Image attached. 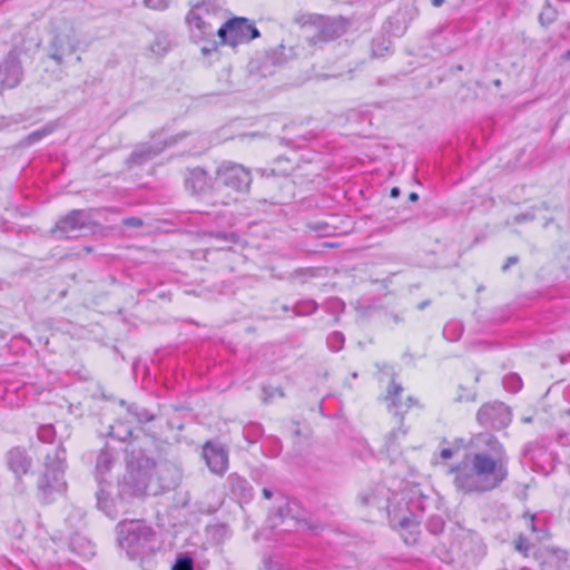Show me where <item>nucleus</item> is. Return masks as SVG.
I'll return each instance as SVG.
<instances>
[{
	"label": "nucleus",
	"mask_w": 570,
	"mask_h": 570,
	"mask_svg": "<svg viewBox=\"0 0 570 570\" xmlns=\"http://www.w3.org/2000/svg\"><path fill=\"white\" fill-rule=\"evenodd\" d=\"M188 136L187 131H181L175 136H170L164 140H155L140 144L135 147L129 157L126 159V166L131 169L137 166H142L146 163L153 160L157 157L161 151L165 150L166 147L174 146L181 141L184 138Z\"/></svg>",
	"instance_id": "9d476101"
},
{
	"label": "nucleus",
	"mask_w": 570,
	"mask_h": 570,
	"mask_svg": "<svg viewBox=\"0 0 570 570\" xmlns=\"http://www.w3.org/2000/svg\"><path fill=\"white\" fill-rule=\"evenodd\" d=\"M525 219H527V216H525V215H519V216H517V217H515V220H517L518 223H521V222H523V220H525Z\"/></svg>",
	"instance_id": "0e129e2a"
},
{
	"label": "nucleus",
	"mask_w": 570,
	"mask_h": 570,
	"mask_svg": "<svg viewBox=\"0 0 570 570\" xmlns=\"http://www.w3.org/2000/svg\"><path fill=\"white\" fill-rule=\"evenodd\" d=\"M317 308L318 304L314 299H302L292 307V311L294 316H309L314 314Z\"/></svg>",
	"instance_id": "c756f323"
},
{
	"label": "nucleus",
	"mask_w": 570,
	"mask_h": 570,
	"mask_svg": "<svg viewBox=\"0 0 570 570\" xmlns=\"http://www.w3.org/2000/svg\"><path fill=\"white\" fill-rule=\"evenodd\" d=\"M454 455V449H443L440 453V456L443 460H449Z\"/></svg>",
	"instance_id": "6e6d98bb"
},
{
	"label": "nucleus",
	"mask_w": 570,
	"mask_h": 570,
	"mask_svg": "<svg viewBox=\"0 0 570 570\" xmlns=\"http://www.w3.org/2000/svg\"><path fill=\"white\" fill-rule=\"evenodd\" d=\"M386 322H392L394 324L402 323L404 321V316L400 313L389 312L385 314Z\"/></svg>",
	"instance_id": "3c124183"
},
{
	"label": "nucleus",
	"mask_w": 570,
	"mask_h": 570,
	"mask_svg": "<svg viewBox=\"0 0 570 570\" xmlns=\"http://www.w3.org/2000/svg\"><path fill=\"white\" fill-rule=\"evenodd\" d=\"M406 434V430L403 428H399L396 430H393L387 438L389 445H392L393 441L397 439L399 436H404Z\"/></svg>",
	"instance_id": "603ef678"
},
{
	"label": "nucleus",
	"mask_w": 570,
	"mask_h": 570,
	"mask_svg": "<svg viewBox=\"0 0 570 570\" xmlns=\"http://www.w3.org/2000/svg\"><path fill=\"white\" fill-rule=\"evenodd\" d=\"M22 120V117L20 115L12 116V117H0V130L8 128L11 125L19 124Z\"/></svg>",
	"instance_id": "de8ad7c7"
},
{
	"label": "nucleus",
	"mask_w": 570,
	"mask_h": 570,
	"mask_svg": "<svg viewBox=\"0 0 570 570\" xmlns=\"http://www.w3.org/2000/svg\"><path fill=\"white\" fill-rule=\"evenodd\" d=\"M263 403H269L275 396L285 397V393L282 387L264 385L262 387Z\"/></svg>",
	"instance_id": "58836bf2"
},
{
	"label": "nucleus",
	"mask_w": 570,
	"mask_h": 570,
	"mask_svg": "<svg viewBox=\"0 0 570 570\" xmlns=\"http://www.w3.org/2000/svg\"><path fill=\"white\" fill-rule=\"evenodd\" d=\"M537 448L534 443H527L522 450V455L525 458H530V460H533V451Z\"/></svg>",
	"instance_id": "5fc2aeb1"
},
{
	"label": "nucleus",
	"mask_w": 570,
	"mask_h": 570,
	"mask_svg": "<svg viewBox=\"0 0 570 570\" xmlns=\"http://www.w3.org/2000/svg\"><path fill=\"white\" fill-rule=\"evenodd\" d=\"M325 309L327 313L335 315V322H337L338 315L345 309V303L340 298L334 297L326 302Z\"/></svg>",
	"instance_id": "e433bc0d"
},
{
	"label": "nucleus",
	"mask_w": 570,
	"mask_h": 570,
	"mask_svg": "<svg viewBox=\"0 0 570 570\" xmlns=\"http://www.w3.org/2000/svg\"><path fill=\"white\" fill-rule=\"evenodd\" d=\"M282 309H283L284 312H288V311H292V307H289L288 305H283V306H282Z\"/></svg>",
	"instance_id": "774afa93"
},
{
	"label": "nucleus",
	"mask_w": 570,
	"mask_h": 570,
	"mask_svg": "<svg viewBox=\"0 0 570 570\" xmlns=\"http://www.w3.org/2000/svg\"><path fill=\"white\" fill-rule=\"evenodd\" d=\"M203 458L212 473L223 475L228 469L227 448L217 441H207L203 445Z\"/></svg>",
	"instance_id": "2eb2a0df"
},
{
	"label": "nucleus",
	"mask_w": 570,
	"mask_h": 570,
	"mask_svg": "<svg viewBox=\"0 0 570 570\" xmlns=\"http://www.w3.org/2000/svg\"><path fill=\"white\" fill-rule=\"evenodd\" d=\"M400 194H401V190H400V188H399V187H393V188L391 189V191H390V196H391L392 198H397V197L400 196Z\"/></svg>",
	"instance_id": "4d7b16f0"
},
{
	"label": "nucleus",
	"mask_w": 570,
	"mask_h": 570,
	"mask_svg": "<svg viewBox=\"0 0 570 570\" xmlns=\"http://www.w3.org/2000/svg\"><path fill=\"white\" fill-rule=\"evenodd\" d=\"M445 524V520L442 515L433 514L428 519L425 528L429 533L438 537L443 533Z\"/></svg>",
	"instance_id": "2f4dec72"
},
{
	"label": "nucleus",
	"mask_w": 570,
	"mask_h": 570,
	"mask_svg": "<svg viewBox=\"0 0 570 570\" xmlns=\"http://www.w3.org/2000/svg\"><path fill=\"white\" fill-rule=\"evenodd\" d=\"M548 559L542 563V570H566L568 562V551L557 548L547 547Z\"/></svg>",
	"instance_id": "412c9836"
},
{
	"label": "nucleus",
	"mask_w": 570,
	"mask_h": 570,
	"mask_svg": "<svg viewBox=\"0 0 570 570\" xmlns=\"http://www.w3.org/2000/svg\"><path fill=\"white\" fill-rule=\"evenodd\" d=\"M55 128L56 127H55L53 124H47L42 128L37 129V130L30 132L28 136H26L21 140L20 145L22 147H30V146L39 142L40 140H42L45 137H47L50 134H52Z\"/></svg>",
	"instance_id": "393cba45"
},
{
	"label": "nucleus",
	"mask_w": 570,
	"mask_h": 570,
	"mask_svg": "<svg viewBox=\"0 0 570 570\" xmlns=\"http://www.w3.org/2000/svg\"><path fill=\"white\" fill-rule=\"evenodd\" d=\"M523 519L535 542H541L550 538V530L546 518L539 517L538 514L524 513Z\"/></svg>",
	"instance_id": "aec40b11"
},
{
	"label": "nucleus",
	"mask_w": 570,
	"mask_h": 570,
	"mask_svg": "<svg viewBox=\"0 0 570 570\" xmlns=\"http://www.w3.org/2000/svg\"><path fill=\"white\" fill-rule=\"evenodd\" d=\"M445 2V0H431V3L433 7H441L443 3Z\"/></svg>",
	"instance_id": "680f3d73"
},
{
	"label": "nucleus",
	"mask_w": 570,
	"mask_h": 570,
	"mask_svg": "<svg viewBox=\"0 0 570 570\" xmlns=\"http://www.w3.org/2000/svg\"><path fill=\"white\" fill-rule=\"evenodd\" d=\"M115 456L112 450L105 446L96 460V478L99 482V490L96 492L97 508L110 519H116L120 512L128 511V504L132 499L145 497L148 484L156 468L154 459L147 456L142 450L132 448L127 451V470L118 482V491L115 499L104 489V475L114 465Z\"/></svg>",
	"instance_id": "f03ea898"
},
{
	"label": "nucleus",
	"mask_w": 570,
	"mask_h": 570,
	"mask_svg": "<svg viewBox=\"0 0 570 570\" xmlns=\"http://www.w3.org/2000/svg\"><path fill=\"white\" fill-rule=\"evenodd\" d=\"M121 223L124 226L131 227V228H139L144 225L142 219L139 217H135V216L126 217L122 219Z\"/></svg>",
	"instance_id": "09e8293b"
},
{
	"label": "nucleus",
	"mask_w": 570,
	"mask_h": 570,
	"mask_svg": "<svg viewBox=\"0 0 570 570\" xmlns=\"http://www.w3.org/2000/svg\"><path fill=\"white\" fill-rule=\"evenodd\" d=\"M263 495L266 499H271L273 497V491L271 489H268V488H264L263 489Z\"/></svg>",
	"instance_id": "13d9d810"
},
{
	"label": "nucleus",
	"mask_w": 570,
	"mask_h": 570,
	"mask_svg": "<svg viewBox=\"0 0 570 570\" xmlns=\"http://www.w3.org/2000/svg\"><path fill=\"white\" fill-rule=\"evenodd\" d=\"M464 332V326L459 321H450L443 327V336L449 342H458Z\"/></svg>",
	"instance_id": "bb28decb"
},
{
	"label": "nucleus",
	"mask_w": 570,
	"mask_h": 570,
	"mask_svg": "<svg viewBox=\"0 0 570 570\" xmlns=\"http://www.w3.org/2000/svg\"><path fill=\"white\" fill-rule=\"evenodd\" d=\"M314 137H315L314 135H312L311 132H308V137H307V136H303V137H302V139H303L304 141H307V140H309L311 138H314Z\"/></svg>",
	"instance_id": "338daca9"
},
{
	"label": "nucleus",
	"mask_w": 570,
	"mask_h": 570,
	"mask_svg": "<svg viewBox=\"0 0 570 570\" xmlns=\"http://www.w3.org/2000/svg\"><path fill=\"white\" fill-rule=\"evenodd\" d=\"M23 76V68L20 61V52L17 48L11 49L0 63V86L3 88L17 87Z\"/></svg>",
	"instance_id": "4468645a"
},
{
	"label": "nucleus",
	"mask_w": 570,
	"mask_h": 570,
	"mask_svg": "<svg viewBox=\"0 0 570 570\" xmlns=\"http://www.w3.org/2000/svg\"><path fill=\"white\" fill-rule=\"evenodd\" d=\"M6 463L16 478L13 484L14 492L23 494L27 490V485L22 481V476L29 473L32 466V458L24 448L14 446L7 452Z\"/></svg>",
	"instance_id": "f8f14e48"
},
{
	"label": "nucleus",
	"mask_w": 570,
	"mask_h": 570,
	"mask_svg": "<svg viewBox=\"0 0 570 570\" xmlns=\"http://www.w3.org/2000/svg\"><path fill=\"white\" fill-rule=\"evenodd\" d=\"M503 387L510 393H518L522 389V380L517 373H510L503 377Z\"/></svg>",
	"instance_id": "72a5a7b5"
},
{
	"label": "nucleus",
	"mask_w": 570,
	"mask_h": 570,
	"mask_svg": "<svg viewBox=\"0 0 570 570\" xmlns=\"http://www.w3.org/2000/svg\"><path fill=\"white\" fill-rule=\"evenodd\" d=\"M327 346L333 352H338L344 347L345 336L342 332L335 331L327 336Z\"/></svg>",
	"instance_id": "f704fd0d"
},
{
	"label": "nucleus",
	"mask_w": 570,
	"mask_h": 570,
	"mask_svg": "<svg viewBox=\"0 0 570 570\" xmlns=\"http://www.w3.org/2000/svg\"><path fill=\"white\" fill-rule=\"evenodd\" d=\"M66 450L59 444L45 458V471L37 481L38 498L42 503H50L57 494L63 493L67 488L65 481Z\"/></svg>",
	"instance_id": "7ed1b4c3"
},
{
	"label": "nucleus",
	"mask_w": 570,
	"mask_h": 570,
	"mask_svg": "<svg viewBox=\"0 0 570 570\" xmlns=\"http://www.w3.org/2000/svg\"><path fill=\"white\" fill-rule=\"evenodd\" d=\"M215 238L218 240H224L227 243H237L239 240V237L235 233H225V232H218L215 234Z\"/></svg>",
	"instance_id": "49530a36"
},
{
	"label": "nucleus",
	"mask_w": 570,
	"mask_h": 570,
	"mask_svg": "<svg viewBox=\"0 0 570 570\" xmlns=\"http://www.w3.org/2000/svg\"><path fill=\"white\" fill-rule=\"evenodd\" d=\"M568 362H570V353L560 356V363L561 364H566Z\"/></svg>",
	"instance_id": "bf43d9fd"
},
{
	"label": "nucleus",
	"mask_w": 570,
	"mask_h": 570,
	"mask_svg": "<svg viewBox=\"0 0 570 570\" xmlns=\"http://www.w3.org/2000/svg\"><path fill=\"white\" fill-rule=\"evenodd\" d=\"M216 183L213 181L207 170L202 167L187 169L185 175V187L194 195L208 194Z\"/></svg>",
	"instance_id": "f3484780"
},
{
	"label": "nucleus",
	"mask_w": 570,
	"mask_h": 570,
	"mask_svg": "<svg viewBox=\"0 0 570 570\" xmlns=\"http://www.w3.org/2000/svg\"><path fill=\"white\" fill-rule=\"evenodd\" d=\"M38 439L45 443H51L56 438V429L52 424H43L38 429Z\"/></svg>",
	"instance_id": "4c0bfd02"
},
{
	"label": "nucleus",
	"mask_w": 570,
	"mask_h": 570,
	"mask_svg": "<svg viewBox=\"0 0 570 570\" xmlns=\"http://www.w3.org/2000/svg\"><path fill=\"white\" fill-rule=\"evenodd\" d=\"M514 549L522 553L524 557L529 556V552L531 550L532 543L530 540L522 533L518 535V538L513 542Z\"/></svg>",
	"instance_id": "79ce46f5"
},
{
	"label": "nucleus",
	"mask_w": 570,
	"mask_h": 570,
	"mask_svg": "<svg viewBox=\"0 0 570 570\" xmlns=\"http://www.w3.org/2000/svg\"><path fill=\"white\" fill-rule=\"evenodd\" d=\"M340 24L335 22L324 23L317 33V39L321 41H330L338 36Z\"/></svg>",
	"instance_id": "473e14b6"
},
{
	"label": "nucleus",
	"mask_w": 570,
	"mask_h": 570,
	"mask_svg": "<svg viewBox=\"0 0 570 570\" xmlns=\"http://www.w3.org/2000/svg\"><path fill=\"white\" fill-rule=\"evenodd\" d=\"M455 450L465 449L463 460L449 468L455 489L464 494H482L498 489L509 476L510 458L504 444L491 432L469 440H454Z\"/></svg>",
	"instance_id": "f257e3e1"
},
{
	"label": "nucleus",
	"mask_w": 570,
	"mask_h": 570,
	"mask_svg": "<svg viewBox=\"0 0 570 570\" xmlns=\"http://www.w3.org/2000/svg\"><path fill=\"white\" fill-rule=\"evenodd\" d=\"M188 13L217 22L222 14V7L216 0H203L191 7Z\"/></svg>",
	"instance_id": "4be33fe9"
},
{
	"label": "nucleus",
	"mask_w": 570,
	"mask_h": 570,
	"mask_svg": "<svg viewBox=\"0 0 570 570\" xmlns=\"http://www.w3.org/2000/svg\"><path fill=\"white\" fill-rule=\"evenodd\" d=\"M205 45L202 47L200 51L204 56H209L213 52H216L218 49V42L214 40V38H209L207 40H203Z\"/></svg>",
	"instance_id": "c03bdc74"
},
{
	"label": "nucleus",
	"mask_w": 570,
	"mask_h": 570,
	"mask_svg": "<svg viewBox=\"0 0 570 570\" xmlns=\"http://www.w3.org/2000/svg\"><path fill=\"white\" fill-rule=\"evenodd\" d=\"M402 391V385L400 383H396L395 380L393 379L387 390L386 399L391 401V406L395 409V415H399L400 412L403 410V405L399 401V396L401 395Z\"/></svg>",
	"instance_id": "cd10ccee"
},
{
	"label": "nucleus",
	"mask_w": 570,
	"mask_h": 570,
	"mask_svg": "<svg viewBox=\"0 0 570 570\" xmlns=\"http://www.w3.org/2000/svg\"><path fill=\"white\" fill-rule=\"evenodd\" d=\"M120 405L125 406L131 420L139 424H145L156 419V414L137 403H127L121 400Z\"/></svg>",
	"instance_id": "5701e85b"
},
{
	"label": "nucleus",
	"mask_w": 570,
	"mask_h": 570,
	"mask_svg": "<svg viewBox=\"0 0 570 570\" xmlns=\"http://www.w3.org/2000/svg\"><path fill=\"white\" fill-rule=\"evenodd\" d=\"M478 392L475 389H468L464 385L459 386L456 402H474L476 400Z\"/></svg>",
	"instance_id": "a19ab883"
},
{
	"label": "nucleus",
	"mask_w": 570,
	"mask_h": 570,
	"mask_svg": "<svg viewBox=\"0 0 570 570\" xmlns=\"http://www.w3.org/2000/svg\"><path fill=\"white\" fill-rule=\"evenodd\" d=\"M90 215L85 209H72L59 218L51 233H59V237L70 239L77 237V233L88 228Z\"/></svg>",
	"instance_id": "ddd939ff"
},
{
	"label": "nucleus",
	"mask_w": 570,
	"mask_h": 570,
	"mask_svg": "<svg viewBox=\"0 0 570 570\" xmlns=\"http://www.w3.org/2000/svg\"><path fill=\"white\" fill-rule=\"evenodd\" d=\"M434 502V498L423 493L419 487H414L410 490L406 504L412 517H403L397 523L402 531L401 535L407 546H413L419 542L420 521L417 520V514L424 513Z\"/></svg>",
	"instance_id": "423d86ee"
},
{
	"label": "nucleus",
	"mask_w": 570,
	"mask_h": 570,
	"mask_svg": "<svg viewBox=\"0 0 570 570\" xmlns=\"http://www.w3.org/2000/svg\"><path fill=\"white\" fill-rule=\"evenodd\" d=\"M144 3L154 10H165L169 7L170 0H144Z\"/></svg>",
	"instance_id": "a18cd8bd"
},
{
	"label": "nucleus",
	"mask_w": 570,
	"mask_h": 570,
	"mask_svg": "<svg viewBox=\"0 0 570 570\" xmlns=\"http://www.w3.org/2000/svg\"><path fill=\"white\" fill-rule=\"evenodd\" d=\"M118 543L130 559L150 550L155 539L153 529L140 520H124L117 525Z\"/></svg>",
	"instance_id": "39448f33"
},
{
	"label": "nucleus",
	"mask_w": 570,
	"mask_h": 570,
	"mask_svg": "<svg viewBox=\"0 0 570 570\" xmlns=\"http://www.w3.org/2000/svg\"><path fill=\"white\" fill-rule=\"evenodd\" d=\"M485 554L487 546L481 535L474 531L462 530L442 560L455 562L460 567L470 570L475 568Z\"/></svg>",
	"instance_id": "20e7f679"
},
{
	"label": "nucleus",
	"mask_w": 570,
	"mask_h": 570,
	"mask_svg": "<svg viewBox=\"0 0 570 570\" xmlns=\"http://www.w3.org/2000/svg\"><path fill=\"white\" fill-rule=\"evenodd\" d=\"M227 487L230 495L238 502H249L253 498V487L244 476L237 473L228 475Z\"/></svg>",
	"instance_id": "6ab92c4d"
},
{
	"label": "nucleus",
	"mask_w": 570,
	"mask_h": 570,
	"mask_svg": "<svg viewBox=\"0 0 570 570\" xmlns=\"http://www.w3.org/2000/svg\"><path fill=\"white\" fill-rule=\"evenodd\" d=\"M215 183L236 193L246 194L252 184L250 169L233 161L222 163L215 171Z\"/></svg>",
	"instance_id": "1a4fd4ad"
},
{
	"label": "nucleus",
	"mask_w": 570,
	"mask_h": 570,
	"mask_svg": "<svg viewBox=\"0 0 570 570\" xmlns=\"http://www.w3.org/2000/svg\"><path fill=\"white\" fill-rule=\"evenodd\" d=\"M286 60L285 47L281 45L277 49L267 51L262 58L252 59L249 69L261 77H267L274 73L275 67L285 63Z\"/></svg>",
	"instance_id": "dca6fc26"
},
{
	"label": "nucleus",
	"mask_w": 570,
	"mask_h": 570,
	"mask_svg": "<svg viewBox=\"0 0 570 570\" xmlns=\"http://www.w3.org/2000/svg\"><path fill=\"white\" fill-rule=\"evenodd\" d=\"M70 547L73 551L82 557H91L95 554L94 546L82 538H72L70 541Z\"/></svg>",
	"instance_id": "7c9ffc66"
},
{
	"label": "nucleus",
	"mask_w": 570,
	"mask_h": 570,
	"mask_svg": "<svg viewBox=\"0 0 570 570\" xmlns=\"http://www.w3.org/2000/svg\"><path fill=\"white\" fill-rule=\"evenodd\" d=\"M171 570H195L193 558L187 554L178 557Z\"/></svg>",
	"instance_id": "37998d69"
},
{
	"label": "nucleus",
	"mask_w": 570,
	"mask_h": 570,
	"mask_svg": "<svg viewBox=\"0 0 570 570\" xmlns=\"http://www.w3.org/2000/svg\"><path fill=\"white\" fill-rule=\"evenodd\" d=\"M109 434L120 441H127L132 432H131V429L125 424H118L117 426H110V432Z\"/></svg>",
	"instance_id": "ea45409f"
},
{
	"label": "nucleus",
	"mask_w": 570,
	"mask_h": 570,
	"mask_svg": "<svg viewBox=\"0 0 570 570\" xmlns=\"http://www.w3.org/2000/svg\"><path fill=\"white\" fill-rule=\"evenodd\" d=\"M519 263V257L517 255H512V256H509L507 258V262L505 264L501 267V271L503 273H507L511 266L515 265Z\"/></svg>",
	"instance_id": "864d4df0"
},
{
	"label": "nucleus",
	"mask_w": 570,
	"mask_h": 570,
	"mask_svg": "<svg viewBox=\"0 0 570 570\" xmlns=\"http://www.w3.org/2000/svg\"><path fill=\"white\" fill-rule=\"evenodd\" d=\"M393 42L390 37L384 35L375 37L372 41V56L375 58L384 57L392 52Z\"/></svg>",
	"instance_id": "b1692460"
},
{
	"label": "nucleus",
	"mask_w": 570,
	"mask_h": 570,
	"mask_svg": "<svg viewBox=\"0 0 570 570\" xmlns=\"http://www.w3.org/2000/svg\"><path fill=\"white\" fill-rule=\"evenodd\" d=\"M292 276H294V277H299V276L313 277V276H315V272H314V268H312V267L297 268L293 272Z\"/></svg>",
	"instance_id": "8fccbe9b"
},
{
	"label": "nucleus",
	"mask_w": 570,
	"mask_h": 570,
	"mask_svg": "<svg viewBox=\"0 0 570 570\" xmlns=\"http://www.w3.org/2000/svg\"><path fill=\"white\" fill-rule=\"evenodd\" d=\"M512 409L505 403L494 400L480 406L476 411V423L489 431H501L507 429L512 422Z\"/></svg>",
	"instance_id": "6e6552de"
},
{
	"label": "nucleus",
	"mask_w": 570,
	"mask_h": 570,
	"mask_svg": "<svg viewBox=\"0 0 570 570\" xmlns=\"http://www.w3.org/2000/svg\"><path fill=\"white\" fill-rule=\"evenodd\" d=\"M409 199H410L411 202H416V200L419 199V195H417L416 193H414V191H413V193H411V194L409 195Z\"/></svg>",
	"instance_id": "e2e57ef3"
},
{
	"label": "nucleus",
	"mask_w": 570,
	"mask_h": 570,
	"mask_svg": "<svg viewBox=\"0 0 570 570\" xmlns=\"http://www.w3.org/2000/svg\"><path fill=\"white\" fill-rule=\"evenodd\" d=\"M562 59L563 60H569L570 59V49L567 50L563 55H562Z\"/></svg>",
	"instance_id": "69168bd1"
},
{
	"label": "nucleus",
	"mask_w": 570,
	"mask_h": 570,
	"mask_svg": "<svg viewBox=\"0 0 570 570\" xmlns=\"http://www.w3.org/2000/svg\"><path fill=\"white\" fill-rule=\"evenodd\" d=\"M430 303H431V302H430L429 299L423 301V302H421V303L417 305V308H419L420 311H422V309H424L425 307H428V306L430 305Z\"/></svg>",
	"instance_id": "052dcab7"
},
{
	"label": "nucleus",
	"mask_w": 570,
	"mask_h": 570,
	"mask_svg": "<svg viewBox=\"0 0 570 570\" xmlns=\"http://www.w3.org/2000/svg\"><path fill=\"white\" fill-rule=\"evenodd\" d=\"M264 434V428L261 423L249 422L243 428V436L245 440L254 444L256 443Z\"/></svg>",
	"instance_id": "c85d7f7f"
},
{
	"label": "nucleus",
	"mask_w": 570,
	"mask_h": 570,
	"mask_svg": "<svg viewBox=\"0 0 570 570\" xmlns=\"http://www.w3.org/2000/svg\"><path fill=\"white\" fill-rule=\"evenodd\" d=\"M557 17L558 11L550 3H547L539 14V21L542 26L548 27L557 20Z\"/></svg>",
	"instance_id": "c9c22d12"
},
{
	"label": "nucleus",
	"mask_w": 570,
	"mask_h": 570,
	"mask_svg": "<svg viewBox=\"0 0 570 570\" xmlns=\"http://www.w3.org/2000/svg\"><path fill=\"white\" fill-rule=\"evenodd\" d=\"M171 48V40L169 35L160 32L155 36L150 45V50L157 56L166 55Z\"/></svg>",
	"instance_id": "a878e982"
},
{
	"label": "nucleus",
	"mask_w": 570,
	"mask_h": 570,
	"mask_svg": "<svg viewBox=\"0 0 570 570\" xmlns=\"http://www.w3.org/2000/svg\"><path fill=\"white\" fill-rule=\"evenodd\" d=\"M186 23L189 27L190 38L194 42H200L202 40H207L209 38H214L217 35V30L215 26L217 22L213 20H207L198 16H194L187 13Z\"/></svg>",
	"instance_id": "a211bd4d"
},
{
	"label": "nucleus",
	"mask_w": 570,
	"mask_h": 570,
	"mask_svg": "<svg viewBox=\"0 0 570 570\" xmlns=\"http://www.w3.org/2000/svg\"><path fill=\"white\" fill-rule=\"evenodd\" d=\"M80 41L73 28L55 31L46 50L56 65L62 66L67 57L73 55L79 48Z\"/></svg>",
	"instance_id": "9b49d317"
},
{
	"label": "nucleus",
	"mask_w": 570,
	"mask_h": 570,
	"mask_svg": "<svg viewBox=\"0 0 570 570\" xmlns=\"http://www.w3.org/2000/svg\"><path fill=\"white\" fill-rule=\"evenodd\" d=\"M217 37L220 45L235 48L259 38L261 32L252 20L244 17H233L217 29Z\"/></svg>",
	"instance_id": "0eeeda50"
}]
</instances>
